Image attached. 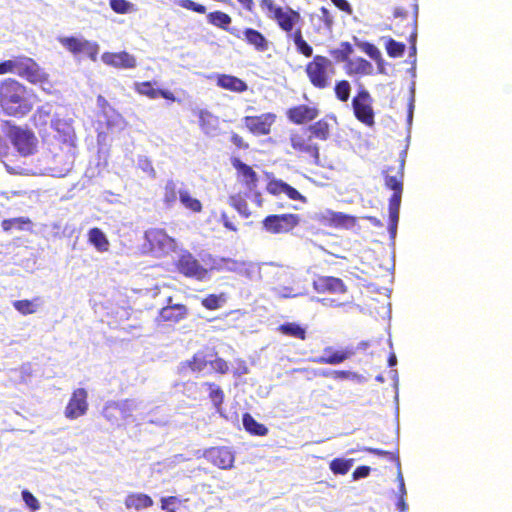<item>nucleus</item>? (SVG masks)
Masks as SVG:
<instances>
[{
  "label": "nucleus",
  "mask_w": 512,
  "mask_h": 512,
  "mask_svg": "<svg viewBox=\"0 0 512 512\" xmlns=\"http://www.w3.org/2000/svg\"><path fill=\"white\" fill-rule=\"evenodd\" d=\"M260 6L270 13V18L285 33L287 39L294 43L299 54L306 58L312 57L304 68L309 83L318 90L329 89L332 86L336 68L328 57L320 54L312 56L313 48L303 35L301 14L289 6L276 5L273 0H260Z\"/></svg>",
  "instance_id": "nucleus-1"
},
{
  "label": "nucleus",
  "mask_w": 512,
  "mask_h": 512,
  "mask_svg": "<svg viewBox=\"0 0 512 512\" xmlns=\"http://www.w3.org/2000/svg\"><path fill=\"white\" fill-rule=\"evenodd\" d=\"M32 90L13 78H7L0 83V106L8 116L24 117L34 107Z\"/></svg>",
  "instance_id": "nucleus-2"
},
{
  "label": "nucleus",
  "mask_w": 512,
  "mask_h": 512,
  "mask_svg": "<svg viewBox=\"0 0 512 512\" xmlns=\"http://www.w3.org/2000/svg\"><path fill=\"white\" fill-rule=\"evenodd\" d=\"M405 152L395 157H390L392 164L387 165L384 170L385 186L393 191L389 199V232L395 236L399 221V210L403 192V177L405 165Z\"/></svg>",
  "instance_id": "nucleus-3"
},
{
  "label": "nucleus",
  "mask_w": 512,
  "mask_h": 512,
  "mask_svg": "<svg viewBox=\"0 0 512 512\" xmlns=\"http://www.w3.org/2000/svg\"><path fill=\"white\" fill-rule=\"evenodd\" d=\"M6 74L17 75L34 85L49 82V74L35 59L26 55H16L0 61V75Z\"/></svg>",
  "instance_id": "nucleus-4"
},
{
  "label": "nucleus",
  "mask_w": 512,
  "mask_h": 512,
  "mask_svg": "<svg viewBox=\"0 0 512 512\" xmlns=\"http://www.w3.org/2000/svg\"><path fill=\"white\" fill-rule=\"evenodd\" d=\"M289 142L297 157L311 165L320 166V146L304 127L292 131L289 135Z\"/></svg>",
  "instance_id": "nucleus-5"
},
{
  "label": "nucleus",
  "mask_w": 512,
  "mask_h": 512,
  "mask_svg": "<svg viewBox=\"0 0 512 512\" xmlns=\"http://www.w3.org/2000/svg\"><path fill=\"white\" fill-rule=\"evenodd\" d=\"M394 19L391 24L393 32L400 37H407L410 43V49L416 52L417 38V14L415 11H408L402 7H397L393 12Z\"/></svg>",
  "instance_id": "nucleus-6"
},
{
  "label": "nucleus",
  "mask_w": 512,
  "mask_h": 512,
  "mask_svg": "<svg viewBox=\"0 0 512 512\" xmlns=\"http://www.w3.org/2000/svg\"><path fill=\"white\" fill-rule=\"evenodd\" d=\"M7 136L18 153L24 157L33 155L37 150V138L28 128L10 126Z\"/></svg>",
  "instance_id": "nucleus-7"
},
{
  "label": "nucleus",
  "mask_w": 512,
  "mask_h": 512,
  "mask_svg": "<svg viewBox=\"0 0 512 512\" xmlns=\"http://www.w3.org/2000/svg\"><path fill=\"white\" fill-rule=\"evenodd\" d=\"M300 223L297 214H271L262 221L263 229L271 234H284L292 231Z\"/></svg>",
  "instance_id": "nucleus-8"
},
{
  "label": "nucleus",
  "mask_w": 512,
  "mask_h": 512,
  "mask_svg": "<svg viewBox=\"0 0 512 512\" xmlns=\"http://www.w3.org/2000/svg\"><path fill=\"white\" fill-rule=\"evenodd\" d=\"M372 102V97L366 89H360L352 99L356 119L368 127L375 124Z\"/></svg>",
  "instance_id": "nucleus-9"
},
{
  "label": "nucleus",
  "mask_w": 512,
  "mask_h": 512,
  "mask_svg": "<svg viewBox=\"0 0 512 512\" xmlns=\"http://www.w3.org/2000/svg\"><path fill=\"white\" fill-rule=\"evenodd\" d=\"M144 238L148 250L153 253H168L175 248V240L163 228H150L145 231Z\"/></svg>",
  "instance_id": "nucleus-10"
},
{
  "label": "nucleus",
  "mask_w": 512,
  "mask_h": 512,
  "mask_svg": "<svg viewBox=\"0 0 512 512\" xmlns=\"http://www.w3.org/2000/svg\"><path fill=\"white\" fill-rule=\"evenodd\" d=\"M60 44L73 55H85L92 61H96L99 53V45L86 39L74 36L59 38Z\"/></svg>",
  "instance_id": "nucleus-11"
},
{
  "label": "nucleus",
  "mask_w": 512,
  "mask_h": 512,
  "mask_svg": "<svg viewBox=\"0 0 512 512\" xmlns=\"http://www.w3.org/2000/svg\"><path fill=\"white\" fill-rule=\"evenodd\" d=\"M277 116L275 113L267 112L257 116H245L243 124L254 136H265L271 133Z\"/></svg>",
  "instance_id": "nucleus-12"
},
{
  "label": "nucleus",
  "mask_w": 512,
  "mask_h": 512,
  "mask_svg": "<svg viewBox=\"0 0 512 512\" xmlns=\"http://www.w3.org/2000/svg\"><path fill=\"white\" fill-rule=\"evenodd\" d=\"M177 270L186 277L202 281L208 276V269L203 267L191 253H183L177 263Z\"/></svg>",
  "instance_id": "nucleus-13"
},
{
  "label": "nucleus",
  "mask_w": 512,
  "mask_h": 512,
  "mask_svg": "<svg viewBox=\"0 0 512 512\" xmlns=\"http://www.w3.org/2000/svg\"><path fill=\"white\" fill-rule=\"evenodd\" d=\"M203 456L211 464L222 470H229L234 466L235 453L226 446L210 447L204 451Z\"/></svg>",
  "instance_id": "nucleus-14"
},
{
  "label": "nucleus",
  "mask_w": 512,
  "mask_h": 512,
  "mask_svg": "<svg viewBox=\"0 0 512 512\" xmlns=\"http://www.w3.org/2000/svg\"><path fill=\"white\" fill-rule=\"evenodd\" d=\"M87 398L88 393L84 388L75 389L65 407V417L73 420L86 414L88 410Z\"/></svg>",
  "instance_id": "nucleus-15"
},
{
  "label": "nucleus",
  "mask_w": 512,
  "mask_h": 512,
  "mask_svg": "<svg viewBox=\"0 0 512 512\" xmlns=\"http://www.w3.org/2000/svg\"><path fill=\"white\" fill-rule=\"evenodd\" d=\"M320 115V109L316 104H298L286 111L288 120L296 125H303L314 121Z\"/></svg>",
  "instance_id": "nucleus-16"
},
{
  "label": "nucleus",
  "mask_w": 512,
  "mask_h": 512,
  "mask_svg": "<svg viewBox=\"0 0 512 512\" xmlns=\"http://www.w3.org/2000/svg\"><path fill=\"white\" fill-rule=\"evenodd\" d=\"M232 166L236 169L237 178L242 185L250 192H255L258 188L259 177L256 171L248 164L242 162L239 158L231 160Z\"/></svg>",
  "instance_id": "nucleus-17"
},
{
  "label": "nucleus",
  "mask_w": 512,
  "mask_h": 512,
  "mask_svg": "<svg viewBox=\"0 0 512 512\" xmlns=\"http://www.w3.org/2000/svg\"><path fill=\"white\" fill-rule=\"evenodd\" d=\"M336 124L337 118L333 114H327L304 128L314 137L315 140L327 141L331 137L333 127Z\"/></svg>",
  "instance_id": "nucleus-18"
},
{
  "label": "nucleus",
  "mask_w": 512,
  "mask_h": 512,
  "mask_svg": "<svg viewBox=\"0 0 512 512\" xmlns=\"http://www.w3.org/2000/svg\"><path fill=\"white\" fill-rule=\"evenodd\" d=\"M188 315V308L184 304H172V297L167 298V305L161 308L156 317L159 323H178Z\"/></svg>",
  "instance_id": "nucleus-19"
},
{
  "label": "nucleus",
  "mask_w": 512,
  "mask_h": 512,
  "mask_svg": "<svg viewBox=\"0 0 512 512\" xmlns=\"http://www.w3.org/2000/svg\"><path fill=\"white\" fill-rule=\"evenodd\" d=\"M356 353V349L353 347H347L345 349H334L331 346L323 349V354L313 359V362L318 364L327 365H338L344 361L350 359Z\"/></svg>",
  "instance_id": "nucleus-20"
},
{
  "label": "nucleus",
  "mask_w": 512,
  "mask_h": 512,
  "mask_svg": "<svg viewBox=\"0 0 512 512\" xmlns=\"http://www.w3.org/2000/svg\"><path fill=\"white\" fill-rule=\"evenodd\" d=\"M266 190L269 194L274 196L285 194L291 200L303 203L306 202L305 196H303L297 189L280 179L272 178L269 180L266 185Z\"/></svg>",
  "instance_id": "nucleus-21"
},
{
  "label": "nucleus",
  "mask_w": 512,
  "mask_h": 512,
  "mask_svg": "<svg viewBox=\"0 0 512 512\" xmlns=\"http://www.w3.org/2000/svg\"><path fill=\"white\" fill-rule=\"evenodd\" d=\"M102 61L109 66L119 69H132L136 67V58L126 51L104 52Z\"/></svg>",
  "instance_id": "nucleus-22"
},
{
  "label": "nucleus",
  "mask_w": 512,
  "mask_h": 512,
  "mask_svg": "<svg viewBox=\"0 0 512 512\" xmlns=\"http://www.w3.org/2000/svg\"><path fill=\"white\" fill-rule=\"evenodd\" d=\"M313 287L318 293L344 294L348 290L342 279L333 276H319L314 280Z\"/></svg>",
  "instance_id": "nucleus-23"
},
{
  "label": "nucleus",
  "mask_w": 512,
  "mask_h": 512,
  "mask_svg": "<svg viewBox=\"0 0 512 512\" xmlns=\"http://www.w3.org/2000/svg\"><path fill=\"white\" fill-rule=\"evenodd\" d=\"M216 355L217 353L213 349L197 351L190 360L181 363L180 369L181 371L189 369L192 372H201L209 364L210 358Z\"/></svg>",
  "instance_id": "nucleus-24"
},
{
  "label": "nucleus",
  "mask_w": 512,
  "mask_h": 512,
  "mask_svg": "<svg viewBox=\"0 0 512 512\" xmlns=\"http://www.w3.org/2000/svg\"><path fill=\"white\" fill-rule=\"evenodd\" d=\"M242 39L247 45L251 46L259 53L266 52L270 47V42L267 37L254 28H245L242 31Z\"/></svg>",
  "instance_id": "nucleus-25"
},
{
  "label": "nucleus",
  "mask_w": 512,
  "mask_h": 512,
  "mask_svg": "<svg viewBox=\"0 0 512 512\" xmlns=\"http://www.w3.org/2000/svg\"><path fill=\"white\" fill-rule=\"evenodd\" d=\"M154 504L151 496L145 493H129L125 497L124 505L128 510L140 511L143 509H148L152 507Z\"/></svg>",
  "instance_id": "nucleus-26"
},
{
  "label": "nucleus",
  "mask_w": 512,
  "mask_h": 512,
  "mask_svg": "<svg viewBox=\"0 0 512 512\" xmlns=\"http://www.w3.org/2000/svg\"><path fill=\"white\" fill-rule=\"evenodd\" d=\"M216 84L222 89L237 93L245 92L248 89L247 84L242 79L228 74L218 75Z\"/></svg>",
  "instance_id": "nucleus-27"
},
{
  "label": "nucleus",
  "mask_w": 512,
  "mask_h": 512,
  "mask_svg": "<svg viewBox=\"0 0 512 512\" xmlns=\"http://www.w3.org/2000/svg\"><path fill=\"white\" fill-rule=\"evenodd\" d=\"M327 219L330 226L341 229H351L357 222L354 216L342 212H329Z\"/></svg>",
  "instance_id": "nucleus-28"
},
{
  "label": "nucleus",
  "mask_w": 512,
  "mask_h": 512,
  "mask_svg": "<svg viewBox=\"0 0 512 512\" xmlns=\"http://www.w3.org/2000/svg\"><path fill=\"white\" fill-rule=\"evenodd\" d=\"M207 20L211 25L216 26L225 31H229L231 34L240 38V35L238 33H235L234 31L229 29V25L232 22V18L229 14L222 11H213L207 15Z\"/></svg>",
  "instance_id": "nucleus-29"
},
{
  "label": "nucleus",
  "mask_w": 512,
  "mask_h": 512,
  "mask_svg": "<svg viewBox=\"0 0 512 512\" xmlns=\"http://www.w3.org/2000/svg\"><path fill=\"white\" fill-rule=\"evenodd\" d=\"M42 304L41 297H35L32 300L23 299L16 300L13 302V307L16 311H18L21 315H30L34 314L38 311L39 307Z\"/></svg>",
  "instance_id": "nucleus-30"
},
{
  "label": "nucleus",
  "mask_w": 512,
  "mask_h": 512,
  "mask_svg": "<svg viewBox=\"0 0 512 512\" xmlns=\"http://www.w3.org/2000/svg\"><path fill=\"white\" fill-rule=\"evenodd\" d=\"M242 422L245 430L252 435L265 436L268 433V428L249 413L243 414Z\"/></svg>",
  "instance_id": "nucleus-31"
},
{
  "label": "nucleus",
  "mask_w": 512,
  "mask_h": 512,
  "mask_svg": "<svg viewBox=\"0 0 512 512\" xmlns=\"http://www.w3.org/2000/svg\"><path fill=\"white\" fill-rule=\"evenodd\" d=\"M277 329L281 334L285 336L293 337L302 341L307 337L306 329L295 322H285L281 324Z\"/></svg>",
  "instance_id": "nucleus-32"
},
{
  "label": "nucleus",
  "mask_w": 512,
  "mask_h": 512,
  "mask_svg": "<svg viewBox=\"0 0 512 512\" xmlns=\"http://www.w3.org/2000/svg\"><path fill=\"white\" fill-rule=\"evenodd\" d=\"M89 241L98 251L106 252L109 249V241L101 229L94 227L88 232Z\"/></svg>",
  "instance_id": "nucleus-33"
},
{
  "label": "nucleus",
  "mask_w": 512,
  "mask_h": 512,
  "mask_svg": "<svg viewBox=\"0 0 512 512\" xmlns=\"http://www.w3.org/2000/svg\"><path fill=\"white\" fill-rule=\"evenodd\" d=\"M129 409H130V406H129L128 400H125L122 403L112 402V403L107 404L104 407L103 414L108 420L112 421V420L118 419L117 414L122 415V414H124V412L126 410H129Z\"/></svg>",
  "instance_id": "nucleus-34"
},
{
  "label": "nucleus",
  "mask_w": 512,
  "mask_h": 512,
  "mask_svg": "<svg viewBox=\"0 0 512 512\" xmlns=\"http://www.w3.org/2000/svg\"><path fill=\"white\" fill-rule=\"evenodd\" d=\"M228 203L233 207L242 217L249 218L252 212L249 208L247 201L239 194L231 195L228 198Z\"/></svg>",
  "instance_id": "nucleus-35"
},
{
  "label": "nucleus",
  "mask_w": 512,
  "mask_h": 512,
  "mask_svg": "<svg viewBox=\"0 0 512 512\" xmlns=\"http://www.w3.org/2000/svg\"><path fill=\"white\" fill-rule=\"evenodd\" d=\"M179 200L186 209L194 213H200L203 209L200 200L192 197L188 190L179 191Z\"/></svg>",
  "instance_id": "nucleus-36"
},
{
  "label": "nucleus",
  "mask_w": 512,
  "mask_h": 512,
  "mask_svg": "<svg viewBox=\"0 0 512 512\" xmlns=\"http://www.w3.org/2000/svg\"><path fill=\"white\" fill-rule=\"evenodd\" d=\"M349 72L360 75H369L373 71L372 64L364 58H356L348 62Z\"/></svg>",
  "instance_id": "nucleus-37"
},
{
  "label": "nucleus",
  "mask_w": 512,
  "mask_h": 512,
  "mask_svg": "<svg viewBox=\"0 0 512 512\" xmlns=\"http://www.w3.org/2000/svg\"><path fill=\"white\" fill-rule=\"evenodd\" d=\"M353 465V459L334 458L329 467L335 475H345Z\"/></svg>",
  "instance_id": "nucleus-38"
},
{
  "label": "nucleus",
  "mask_w": 512,
  "mask_h": 512,
  "mask_svg": "<svg viewBox=\"0 0 512 512\" xmlns=\"http://www.w3.org/2000/svg\"><path fill=\"white\" fill-rule=\"evenodd\" d=\"M353 47L349 42H341L339 48L330 50V55L339 62H349Z\"/></svg>",
  "instance_id": "nucleus-39"
},
{
  "label": "nucleus",
  "mask_w": 512,
  "mask_h": 512,
  "mask_svg": "<svg viewBox=\"0 0 512 512\" xmlns=\"http://www.w3.org/2000/svg\"><path fill=\"white\" fill-rule=\"evenodd\" d=\"M177 185L174 180H168L163 190V202L166 206L171 207L177 200Z\"/></svg>",
  "instance_id": "nucleus-40"
},
{
  "label": "nucleus",
  "mask_w": 512,
  "mask_h": 512,
  "mask_svg": "<svg viewBox=\"0 0 512 512\" xmlns=\"http://www.w3.org/2000/svg\"><path fill=\"white\" fill-rule=\"evenodd\" d=\"M134 90L138 94L146 96L149 99H156L159 97V89L154 88L152 82L150 81L135 83Z\"/></svg>",
  "instance_id": "nucleus-41"
},
{
  "label": "nucleus",
  "mask_w": 512,
  "mask_h": 512,
  "mask_svg": "<svg viewBox=\"0 0 512 512\" xmlns=\"http://www.w3.org/2000/svg\"><path fill=\"white\" fill-rule=\"evenodd\" d=\"M209 390V398L212 401L214 407L219 410L223 401H224V392L223 390L216 385L215 383L208 382L205 383Z\"/></svg>",
  "instance_id": "nucleus-42"
},
{
  "label": "nucleus",
  "mask_w": 512,
  "mask_h": 512,
  "mask_svg": "<svg viewBox=\"0 0 512 512\" xmlns=\"http://www.w3.org/2000/svg\"><path fill=\"white\" fill-rule=\"evenodd\" d=\"M31 224V220L26 217H17L11 219H4L1 222V227L5 232H9L12 229L22 230L25 225Z\"/></svg>",
  "instance_id": "nucleus-43"
},
{
  "label": "nucleus",
  "mask_w": 512,
  "mask_h": 512,
  "mask_svg": "<svg viewBox=\"0 0 512 512\" xmlns=\"http://www.w3.org/2000/svg\"><path fill=\"white\" fill-rule=\"evenodd\" d=\"M226 301L224 294H209L201 300V304L207 310L219 309Z\"/></svg>",
  "instance_id": "nucleus-44"
},
{
  "label": "nucleus",
  "mask_w": 512,
  "mask_h": 512,
  "mask_svg": "<svg viewBox=\"0 0 512 512\" xmlns=\"http://www.w3.org/2000/svg\"><path fill=\"white\" fill-rule=\"evenodd\" d=\"M358 47L365 52L371 59L377 62L378 66H382L383 59L380 50L372 43L361 42Z\"/></svg>",
  "instance_id": "nucleus-45"
},
{
  "label": "nucleus",
  "mask_w": 512,
  "mask_h": 512,
  "mask_svg": "<svg viewBox=\"0 0 512 512\" xmlns=\"http://www.w3.org/2000/svg\"><path fill=\"white\" fill-rule=\"evenodd\" d=\"M336 98L341 102H347L350 97L351 85L347 80H340L334 86Z\"/></svg>",
  "instance_id": "nucleus-46"
},
{
  "label": "nucleus",
  "mask_w": 512,
  "mask_h": 512,
  "mask_svg": "<svg viewBox=\"0 0 512 512\" xmlns=\"http://www.w3.org/2000/svg\"><path fill=\"white\" fill-rule=\"evenodd\" d=\"M363 451L370 453V454L380 456V457H385V458L389 459L390 461L395 462L397 465V468H400V458H399V450L398 449H396L394 452H390V451H385V450H381V449H377V448L366 447V448H363Z\"/></svg>",
  "instance_id": "nucleus-47"
},
{
  "label": "nucleus",
  "mask_w": 512,
  "mask_h": 512,
  "mask_svg": "<svg viewBox=\"0 0 512 512\" xmlns=\"http://www.w3.org/2000/svg\"><path fill=\"white\" fill-rule=\"evenodd\" d=\"M385 47L387 54L392 58L403 56L405 51V44L397 42L392 38L387 39Z\"/></svg>",
  "instance_id": "nucleus-48"
},
{
  "label": "nucleus",
  "mask_w": 512,
  "mask_h": 512,
  "mask_svg": "<svg viewBox=\"0 0 512 512\" xmlns=\"http://www.w3.org/2000/svg\"><path fill=\"white\" fill-rule=\"evenodd\" d=\"M111 9L117 14H126L133 11L134 5L127 0H109Z\"/></svg>",
  "instance_id": "nucleus-49"
},
{
  "label": "nucleus",
  "mask_w": 512,
  "mask_h": 512,
  "mask_svg": "<svg viewBox=\"0 0 512 512\" xmlns=\"http://www.w3.org/2000/svg\"><path fill=\"white\" fill-rule=\"evenodd\" d=\"M319 13V21L322 23L323 28L331 31L334 25V16L332 12L328 8L322 6L319 9Z\"/></svg>",
  "instance_id": "nucleus-50"
},
{
  "label": "nucleus",
  "mask_w": 512,
  "mask_h": 512,
  "mask_svg": "<svg viewBox=\"0 0 512 512\" xmlns=\"http://www.w3.org/2000/svg\"><path fill=\"white\" fill-rule=\"evenodd\" d=\"M21 494L25 505L30 511L35 512L40 509L41 506L38 499L30 491L23 490Z\"/></svg>",
  "instance_id": "nucleus-51"
},
{
  "label": "nucleus",
  "mask_w": 512,
  "mask_h": 512,
  "mask_svg": "<svg viewBox=\"0 0 512 512\" xmlns=\"http://www.w3.org/2000/svg\"><path fill=\"white\" fill-rule=\"evenodd\" d=\"M322 376L331 377L335 380H344V379H355L357 378V374L348 370H334L329 372H323Z\"/></svg>",
  "instance_id": "nucleus-52"
},
{
  "label": "nucleus",
  "mask_w": 512,
  "mask_h": 512,
  "mask_svg": "<svg viewBox=\"0 0 512 512\" xmlns=\"http://www.w3.org/2000/svg\"><path fill=\"white\" fill-rule=\"evenodd\" d=\"M209 364L217 373L226 374L229 371V365L223 358L213 356L210 358Z\"/></svg>",
  "instance_id": "nucleus-53"
},
{
  "label": "nucleus",
  "mask_w": 512,
  "mask_h": 512,
  "mask_svg": "<svg viewBox=\"0 0 512 512\" xmlns=\"http://www.w3.org/2000/svg\"><path fill=\"white\" fill-rule=\"evenodd\" d=\"M179 5L187 10L204 14L206 12V7L202 4L196 3L193 0H179Z\"/></svg>",
  "instance_id": "nucleus-54"
},
{
  "label": "nucleus",
  "mask_w": 512,
  "mask_h": 512,
  "mask_svg": "<svg viewBox=\"0 0 512 512\" xmlns=\"http://www.w3.org/2000/svg\"><path fill=\"white\" fill-rule=\"evenodd\" d=\"M234 216H229L226 212H221L220 214V221L222 222L223 226L233 232H237L238 228L236 224L234 223Z\"/></svg>",
  "instance_id": "nucleus-55"
},
{
  "label": "nucleus",
  "mask_w": 512,
  "mask_h": 512,
  "mask_svg": "<svg viewBox=\"0 0 512 512\" xmlns=\"http://www.w3.org/2000/svg\"><path fill=\"white\" fill-rule=\"evenodd\" d=\"M50 116V112L46 111L44 107H40L34 113L32 120L36 123L40 121L41 124H46L47 118Z\"/></svg>",
  "instance_id": "nucleus-56"
},
{
  "label": "nucleus",
  "mask_w": 512,
  "mask_h": 512,
  "mask_svg": "<svg viewBox=\"0 0 512 512\" xmlns=\"http://www.w3.org/2000/svg\"><path fill=\"white\" fill-rule=\"evenodd\" d=\"M340 11L348 15L353 13V9L347 0H330Z\"/></svg>",
  "instance_id": "nucleus-57"
},
{
  "label": "nucleus",
  "mask_w": 512,
  "mask_h": 512,
  "mask_svg": "<svg viewBox=\"0 0 512 512\" xmlns=\"http://www.w3.org/2000/svg\"><path fill=\"white\" fill-rule=\"evenodd\" d=\"M370 471H371V469L369 466L362 465V466L357 467L353 471L352 477L354 480L365 478L370 474Z\"/></svg>",
  "instance_id": "nucleus-58"
},
{
  "label": "nucleus",
  "mask_w": 512,
  "mask_h": 512,
  "mask_svg": "<svg viewBox=\"0 0 512 512\" xmlns=\"http://www.w3.org/2000/svg\"><path fill=\"white\" fill-rule=\"evenodd\" d=\"M230 141L239 149L246 150L249 148V144L245 142L243 137L237 133L231 134Z\"/></svg>",
  "instance_id": "nucleus-59"
},
{
  "label": "nucleus",
  "mask_w": 512,
  "mask_h": 512,
  "mask_svg": "<svg viewBox=\"0 0 512 512\" xmlns=\"http://www.w3.org/2000/svg\"><path fill=\"white\" fill-rule=\"evenodd\" d=\"M212 118V115L208 111H200L199 112V125L202 129H206V127L209 124L210 119Z\"/></svg>",
  "instance_id": "nucleus-60"
},
{
  "label": "nucleus",
  "mask_w": 512,
  "mask_h": 512,
  "mask_svg": "<svg viewBox=\"0 0 512 512\" xmlns=\"http://www.w3.org/2000/svg\"><path fill=\"white\" fill-rule=\"evenodd\" d=\"M177 501V498L175 496H168V497H162L161 498V509L162 510H170L169 506L174 504Z\"/></svg>",
  "instance_id": "nucleus-61"
},
{
  "label": "nucleus",
  "mask_w": 512,
  "mask_h": 512,
  "mask_svg": "<svg viewBox=\"0 0 512 512\" xmlns=\"http://www.w3.org/2000/svg\"><path fill=\"white\" fill-rule=\"evenodd\" d=\"M142 169L148 173V175L152 178H155L156 177V171L151 163V161L149 160H145L143 161L142 165H141Z\"/></svg>",
  "instance_id": "nucleus-62"
},
{
  "label": "nucleus",
  "mask_w": 512,
  "mask_h": 512,
  "mask_svg": "<svg viewBox=\"0 0 512 512\" xmlns=\"http://www.w3.org/2000/svg\"><path fill=\"white\" fill-rule=\"evenodd\" d=\"M246 11L252 12L254 9V1L253 0H236Z\"/></svg>",
  "instance_id": "nucleus-63"
},
{
  "label": "nucleus",
  "mask_w": 512,
  "mask_h": 512,
  "mask_svg": "<svg viewBox=\"0 0 512 512\" xmlns=\"http://www.w3.org/2000/svg\"><path fill=\"white\" fill-rule=\"evenodd\" d=\"M158 91H159L160 97H163L164 99L170 100L172 102H174L176 100L173 92H171L169 90H164V89H159Z\"/></svg>",
  "instance_id": "nucleus-64"
}]
</instances>
